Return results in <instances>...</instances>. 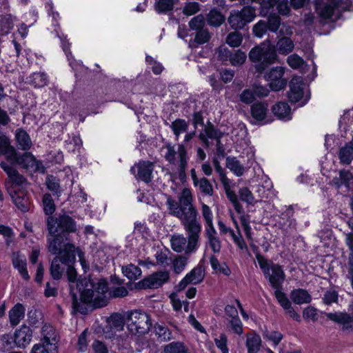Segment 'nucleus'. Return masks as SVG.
Masks as SVG:
<instances>
[{
	"instance_id": "1",
	"label": "nucleus",
	"mask_w": 353,
	"mask_h": 353,
	"mask_svg": "<svg viewBox=\"0 0 353 353\" xmlns=\"http://www.w3.org/2000/svg\"><path fill=\"white\" fill-rule=\"evenodd\" d=\"M166 205L169 214L180 219L187 237L181 234L172 236L170 242L174 251L185 254L196 250L201 233V223L199 212L193 205L191 191L184 188L176 201L171 196H167Z\"/></svg>"
},
{
	"instance_id": "2",
	"label": "nucleus",
	"mask_w": 353,
	"mask_h": 353,
	"mask_svg": "<svg viewBox=\"0 0 353 353\" xmlns=\"http://www.w3.org/2000/svg\"><path fill=\"white\" fill-rule=\"evenodd\" d=\"M80 294V301L74 291L70 292L72 308L76 312L83 314H87L88 308L87 304L93 303L94 307L105 306L108 300L106 296L108 292V283L104 279H83L80 283L77 284Z\"/></svg>"
},
{
	"instance_id": "3",
	"label": "nucleus",
	"mask_w": 353,
	"mask_h": 353,
	"mask_svg": "<svg viewBox=\"0 0 353 353\" xmlns=\"http://www.w3.org/2000/svg\"><path fill=\"white\" fill-rule=\"evenodd\" d=\"M275 48L268 41H264L254 47L249 52L250 60L255 63V70L262 74L277 59Z\"/></svg>"
},
{
	"instance_id": "4",
	"label": "nucleus",
	"mask_w": 353,
	"mask_h": 353,
	"mask_svg": "<svg viewBox=\"0 0 353 353\" xmlns=\"http://www.w3.org/2000/svg\"><path fill=\"white\" fill-rule=\"evenodd\" d=\"M46 225L49 234H59L68 237L70 233L77 231L76 221L66 214H60L57 218L48 216Z\"/></svg>"
},
{
	"instance_id": "5",
	"label": "nucleus",
	"mask_w": 353,
	"mask_h": 353,
	"mask_svg": "<svg viewBox=\"0 0 353 353\" xmlns=\"http://www.w3.org/2000/svg\"><path fill=\"white\" fill-rule=\"evenodd\" d=\"M126 325L132 334H144L149 331L152 323L148 314L134 310L126 313Z\"/></svg>"
},
{
	"instance_id": "6",
	"label": "nucleus",
	"mask_w": 353,
	"mask_h": 353,
	"mask_svg": "<svg viewBox=\"0 0 353 353\" xmlns=\"http://www.w3.org/2000/svg\"><path fill=\"white\" fill-rule=\"evenodd\" d=\"M75 261L74 245L69 244L62 256H56L52 261L50 267L51 277L54 280H59L62 277L66 265L73 263Z\"/></svg>"
},
{
	"instance_id": "7",
	"label": "nucleus",
	"mask_w": 353,
	"mask_h": 353,
	"mask_svg": "<svg viewBox=\"0 0 353 353\" xmlns=\"http://www.w3.org/2000/svg\"><path fill=\"white\" fill-rule=\"evenodd\" d=\"M255 17V10L251 7L245 6L240 11H232L228 21L232 29L237 30L243 29Z\"/></svg>"
},
{
	"instance_id": "8",
	"label": "nucleus",
	"mask_w": 353,
	"mask_h": 353,
	"mask_svg": "<svg viewBox=\"0 0 353 353\" xmlns=\"http://www.w3.org/2000/svg\"><path fill=\"white\" fill-rule=\"evenodd\" d=\"M170 279L168 271H157L136 283L138 289H157Z\"/></svg>"
},
{
	"instance_id": "9",
	"label": "nucleus",
	"mask_w": 353,
	"mask_h": 353,
	"mask_svg": "<svg viewBox=\"0 0 353 353\" xmlns=\"http://www.w3.org/2000/svg\"><path fill=\"white\" fill-rule=\"evenodd\" d=\"M11 164H17L23 169L32 172L41 170L44 172V167L41 161H37L30 152H25L20 155L16 152L14 159L10 161Z\"/></svg>"
},
{
	"instance_id": "10",
	"label": "nucleus",
	"mask_w": 353,
	"mask_h": 353,
	"mask_svg": "<svg viewBox=\"0 0 353 353\" xmlns=\"http://www.w3.org/2000/svg\"><path fill=\"white\" fill-rule=\"evenodd\" d=\"M322 1L323 0L315 1L317 8L321 6ZM350 0H329L328 3L321 8L319 14L322 19H328L332 17L334 10L336 8H340L344 10H350Z\"/></svg>"
},
{
	"instance_id": "11",
	"label": "nucleus",
	"mask_w": 353,
	"mask_h": 353,
	"mask_svg": "<svg viewBox=\"0 0 353 353\" xmlns=\"http://www.w3.org/2000/svg\"><path fill=\"white\" fill-rule=\"evenodd\" d=\"M285 68L276 66L272 68L265 74V78L270 82L272 90L278 91L283 89L288 83V80L283 78Z\"/></svg>"
},
{
	"instance_id": "12",
	"label": "nucleus",
	"mask_w": 353,
	"mask_h": 353,
	"mask_svg": "<svg viewBox=\"0 0 353 353\" xmlns=\"http://www.w3.org/2000/svg\"><path fill=\"white\" fill-rule=\"evenodd\" d=\"M265 277L268 279L271 287L275 291L281 290L285 274L281 265L271 262L270 271L265 274Z\"/></svg>"
},
{
	"instance_id": "13",
	"label": "nucleus",
	"mask_w": 353,
	"mask_h": 353,
	"mask_svg": "<svg viewBox=\"0 0 353 353\" xmlns=\"http://www.w3.org/2000/svg\"><path fill=\"white\" fill-rule=\"evenodd\" d=\"M153 170L154 165L152 163L148 161H141L132 166L130 171L135 175L137 179L145 183H149L152 179Z\"/></svg>"
},
{
	"instance_id": "14",
	"label": "nucleus",
	"mask_w": 353,
	"mask_h": 353,
	"mask_svg": "<svg viewBox=\"0 0 353 353\" xmlns=\"http://www.w3.org/2000/svg\"><path fill=\"white\" fill-rule=\"evenodd\" d=\"M50 237L48 238V250L52 254L57 256H62L64 253L65 247L69 245V243H65L68 240V237L61 234H50Z\"/></svg>"
},
{
	"instance_id": "15",
	"label": "nucleus",
	"mask_w": 353,
	"mask_h": 353,
	"mask_svg": "<svg viewBox=\"0 0 353 353\" xmlns=\"http://www.w3.org/2000/svg\"><path fill=\"white\" fill-rule=\"evenodd\" d=\"M223 136V132L216 128L211 122H208L204 126V128L199 133V139L203 143V145L208 148L210 147V144L208 141L209 139L216 140L221 139Z\"/></svg>"
},
{
	"instance_id": "16",
	"label": "nucleus",
	"mask_w": 353,
	"mask_h": 353,
	"mask_svg": "<svg viewBox=\"0 0 353 353\" xmlns=\"http://www.w3.org/2000/svg\"><path fill=\"white\" fill-rule=\"evenodd\" d=\"M327 318L342 325L343 330L353 331V316L345 312L325 313Z\"/></svg>"
},
{
	"instance_id": "17",
	"label": "nucleus",
	"mask_w": 353,
	"mask_h": 353,
	"mask_svg": "<svg viewBox=\"0 0 353 353\" xmlns=\"http://www.w3.org/2000/svg\"><path fill=\"white\" fill-rule=\"evenodd\" d=\"M290 88L288 98L290 102L296 103L300 101L303 96L301 79L299 77L293 78L290 83Z\"/></svg>"
},
{
	"instance_id": "18",
	"label": "nucleus",
	"mask_w": 353,
	"mask_h": 353,
	"mask_svg": "<svg viewBox=\"0 0 353 353\" xmlns=\"http://www.w3.org/2000/svg\"><path fill=\"white\" fill-rule=\"evenodd\" d=\"M32 332L29 327L23 325L14 333V341L18 347H26L32 339Z\"/></svg>"
},
{
	"instance_id": "19",
	"label": "nucleus",
	"mask_w": 353,
	"mask_h": 353,
	"mask_svg": "<svg viewBox=\"0 0 353 353\" xmlns=\"http://www.w3.org/2000/svg\"><path fill=\"white\" fill-rule=\"evenodd\" d=\"M13 202L19 210L26 212L29 210L30 201L27 194L21 190H14L13 193H10Z\"/></svg>"
},
{
	"instance_id": "20",
	"label": "nucleus",
	"mask_w": 353,
	"mask_h": 353,
	"mask_svg": "<svg viewBox=\"0 0 353 353\" xmlns=\"http://www.w3.org/2000/svg\"><path fill=\"white\" fill-rule=\"evenodd\" d=\"M0 166L8 174L13 185L16 186H20L25 182L26 179L23 177V176L20 174L19 172L12 166L8 165L4 161H1L0 163Z\"/></svg>"
},
{
	"instance_id": "21",
	"label": "nucleus",
	"mask_w": 353,
	"mask_h": 353,
	"mask_svg": "<svg viewBox=\"0 0 353 353\" xmlns=\"http://www.w3.org/2000/svg\"><path fill=\"white\" fill-rule=\"evenodd\" d=\"M12 261L13 266L18 270L23 279L26 281H28L30 276L26 268V257L19 254V252H14L12 256Z\"/></svg>"
},
{
	"instance_id": "22",
	"label": "nucleus",
	"mask_w": 353,
	"mask_h": 353,
	"mask_svg": "<svg viewBox=\"0 0 353 353\" xmlns=\"http://www.w3.org/2000/svg\"><path fill=\"white\" fill-rule=\"evenodd\" d=\"M15 148L10 145L9 139L5 136H0V155H4L6 159L10 162L16 154Z\"/></svg>"
},
{
	"instance_id": "23",
	"label": "nucleus",
	"mask_w": 353,
	"mask_h": 353,
	"mask_svg": "<svg viewBox=\"0 0 353 353\" xmlns=\"http://www.w3.org/2000/svg\"><path fill=\"white\" fill-rule=\"evenodd\" d=\"M26 309L21 303H17L9 311V320L12 327L17 326L24 318Z\"/></svg>"
},
{
	"instance_id": "24",
	"label": "nucleus",
	"mask_w": 353,
	"mask_h": 353,
	"mask_svg": "<svg viewBox=\"0 0 353 353\" xmlns=\"http://www.w3.org/2000/svg\"><path fill=\"white\" fill-rule=\"evenodd\" d=\"M291 300L297 305L309 303L312 301V296L308 292L304 289H295L290 294Z\"/></svg>"
},
{
	"instance_id": "25",
	"label": "nucleus",
	"mask_w": 353,
	"mask_h": 353,
	"mask_svg": "<svg viewBox=\"0 0 353 353\" xmlns=\"http://www.w3.org/2000/svg\"><path fill=\"white\" fill-rule=\"evenodd\" d=\"M41 332L43 338L41 340L42 343L41 344H43L47 347L48 345H54L57 343V336L53 327L46 324L42 327Z\"/></svg>"
},
{
	"instance_id": "26",
	"label": "nucleus",
	"mask_w": 353,
	"mask_h": 353,
	"mask_svg": "<svg viewBox=\"0 0 353 353\" xmlns=\"http://www.w3.org/2000/svg\"><path fill=\"white\" fill-rule=\"evenodd\" d=\"M273 114L280 119H291V109L289 105L285 102H279L272 108Z\"/></svg>"
},
{
	"instance_id": "27",
	"label": "nucleus",
	"mask_w": 353,
	"mask_h": 353,
	"mask_svg": "<svg viewBox=\"0 0 353 353\" xmlns=\"http://www.w3.org/2000/svg\"><path fill=\"white\" fill-rule=\"evenodd\" d=\"M261 346V339L256 333H250L246 335V347L248 353H257Z\"/></svg>"
},
{
	"instance_id": "28",
	"label": "nucleus",
	"mask_w": 353,
	"mask_h": 353,
	"mask_svg": "<svg viewBox=\"0 0 353 353\" xmlns=\"http://www.w3.org/2000/svg\"><path fill=\"white\" fill-rule=\"evenodd\" d=\"M179 176L185 175L188 165V155L185 144H179L177 150Z\"/></svg>"
},
{
	"instance_id": "29",
	"label": "nucleus",
	"mask_w": 353,
	"mask_h": 353,
	"mask_svg": "<svg viewBox=\"0 0 353 353\" xmlns=\"http://www.w3.org/2000/svg\"><path fill=\"white\" fill-rule=\"evenodd\" d=\"M267 112V105L263 103L257 102L251 106L252 117L257 121H263L265 118Z\"/></svg>"
},
{
	"instance_id": "30",
	"label": "nucleus",
	"mask_w": 353,
	"mask_h": 353,
	"mask_svg": "<svg viewBox=\"0 0 353 353\" xmlns=\"http://www.w3.org/2000/svg\"><path fill=\"white\" fill-rule=\"evenodd\" d=\"M16 139L19 148L23 150H28L32 146V142L28 133L21 129L17 130Z\"/></svg>"
},
{
	"instance_id": "31",
	"label": "nucleus",
	"mask_w": 353,
	"mask_h": 353,
	"mask_svg": "<svg viewBox=\"0 0 353 353\" xmlns=\"http://www.w3.org/2000/svg\"><path fill=\"white\" fill-rule=\"evenodd\" d=\"M211 38V34L210 33L208 28L196 31L195 36L193 41L190 43L192 47H196L198 45H202L208 43Z\"/></svg>"
},
{
	"instance_id": "32",
	"label": "nucleus",
	"mask_w": 353,
	"mask_h": 353,
	"mask_svg": "<svg viewBox=\"0 0 353 353\" xmlns=\"http://www.w3.org/2000/svg\"><path fill=\"white\" fill-rule=\"evenodd\" d=\"M294 45L293 41L286 37H281L276 43V49L281 54H288L294 49Z\"/></svg>"
},
{
	"instance_id": "33",
	"label": "nucleus",
	"mask_w": 353,
	"mask_h": 353,
	"mask_svg": "<svg viewBox=\"0 0 353 353\" xmlns=\"http://www.w3.org/2000/svg\"><path fill=\"white\" fill-rule=\"evenodd\" d=\"M206 21L211 26L219 27L225 21V17L216 10H212L206 15Z\"/></svg>"
},
{
	"instance_id": "34",
	"label": "nucleus",
	"mask_w": 353,
	"mask_h": 353,
	"mask_svg": "<svg viewBox=\"0 0 353 353\" xmlns=\"http://www.w3.org/2000/svg\"><path fill=\"white\" fill-rule=\"evenodd\" d=\"M189 124L182 119H177L170 124V128L172 130L176 139L178 140L181 134L186 132L188 129Z\"/></svg>"
},
{
	"instance_id": "35",
	"label": "nucleus",
	"mask_w": 353,
	"mask_h": 353,
	"mask_svg": "<svg viewBox=\"0 0 353 353\" xmlns=\"http://www.w3.org/2000/svg\"><path fill=\"white\" fill-rule=\"evenodd\" d=\"M226 167L232 171L236 176H242L244 173V167L239 161L234 157H228L226 158Z\"/></svg>"
},
{
	"instance_id": "36",
	"label": "nucleus",
	"mask_w": 353,
	"mask_h": 353,
	"mask_svg": "<svg viewBox=\"0 0 353 353\" xmlns=\"http://www.w3.org/2000/svg\"><path fill=\"white\" fill-rule=\"evenodd\" d=\"M108 323L111 328L122 330L125 323H126V315L123 316L119 313H114L110 316Z\"/></svg>"
},
{
	"instance_id": "37",
	"label": "nucleus",
	"mask_w": 353,
	"mask_h": 353,
	"mask_svg": "<svg viewBox=\"0 0 353 353\" xmlns=\"http://www.w3.org/2000/svg\"><path fill=\"white\" fill-rule=\"evenodd\" d=\"M339 158L341 163L349 165L353 159L352 147L347 143L345 146L341 148Z\"/></svg>"
},
{
	"instance_id": "38",
	"label": "nucleus",
	"mask_w": 353,
	"mask_h": 353,
	"mask_svg": "<svg viewBox=\"0 0 353 353\" xmlns=\"http://www.w3.org/2000/svg\"><path fill=\"white\" fill-rule=\"evenodd\" d=\"M46 184L48 189L51 191L54 195L59 196L61 194V189L59 184V179L52 175H48L46 177Z\"/></svg>"
},
{
	"instance_id": "39",
	"label": "nucleus",
	"mask_w": 353,
	"mask_h": 353,
	"mask_svg": "<svg viewBox=\"0 0 353 353\" xmlns=\"http://www.w3.org/2000/svg\"><path fill=\"white\" fill-rule=\"evenodd\" d=\"M176 0H156L154 9L159 13H165L173 10Z\"/></svg>"
},
{
	"instance_id": "40",
	"label": "nucleus",
	"mask_w": 353,
	"mask_h": 353,
	"mask_svg": "<svg viewBox=\"0 0 353 353\" xmlns=\"http://www.w3.org/2000/svg\"><path fill=\"white\" fill-rule=\"evenodd\" d=\"M46 74L43 72H34L29 77V83L34 87L41 88L47 84Z\"/></svg>"
},
{
	"instance_id": "41",
	"label": "nucleus",
	"mask_w": 353,
	"mask_h": 353,
	"mask_svg": "<svg viewBox=\"0 0 353 353\" xmlns=\"http://www.w3.org/2000/svg\"><path fill=\"white\" fill-rule=\"evenodd\" d=\"M188 257L185 255H178L172 261V269L175 274H180L188 263Z\"/></svg>"
},
{
	"instance_id": "42",
	"label": "nucleus",
	"mask_w": 353,
	"mask_h": 353,
	"mask_svg": "<svg viewBox=\"0 0 353 353\" xmlns=\"http://www.w3.org/2000/svg\"><path fill=\"white\" fill-rule=\"evenodd\" d=\"M281 17L276 13H270L265 21L268 30L276 32L281 26Z\"/></svg>"
},
{
	"instance_id": "43",
	"label": "nucleus",
	"mask_w": 353,
	"mask_h": 353,
	"mask_svg": "<svg viewBox=\"0 0 353 353\" xmlns=\"http://www.w3.org/2000/svg\"><path fill=\"white\" fill-rule=\"evenodd\" d=\"M353 179L352 174L348 170H341L339 172V179H334L333 181L337 188L345 185L346 187L350 186V181Z\"/></svg>"
},
{
	"instance_id": "44",
	"label": "nucleus",
	"mask_w": 353,
	"mask_h": 353,
	"mask_svg": "<svg viewBox=\"0 0 353 353\" xmlns=\"http://www.w3.org/2000/svg\"><path fill=\"white\" fill-rule=\"evenodd\" d=\"M43 211L46 215L51 216L55 211V204L50 194H43L42 198Z\"/></svg>"
},
{
	"instance_id": "45",
	"label": "nucleus",
	"mask_w": 353,
	"mask_h": 353,
	"mask_svg": "<svg viewBox=\"0 0 353 353\" xmlns=\"http://www.w3.org/2000/svg\"><path fill=\"white\" fill-rule=\"evenodd\" d=\"M123 273L130 280H136L141 275V270L137 265L130 264L123 268Z\"/></svg>"
},
{
	"instance_id": "46",
	"label": "nucleus",
	"mask_w": 353,
	"mask_h": 353,
	"mask_svg": "<svg viewBox=\"0 0 353 353\" xmlns=\"http://www.w3.org/2000/svg\"><path fill=\"white\" fill-rule=\"evenodd\" d=\"M187 348L181 342H172L164 346L165 353H185Z\"/></svg>"
},
{
	"instance_id": "47",
	"label": "nucleus",
	"mask_w": 353,
	"mask_h": 353,
	"mask_svg": "<svg viewBox=\"0 0 353 353\" xmlns=\"http://www.w3.org/2000/svg\"><path fill=\"white\" fill-rule=\"evenodd\" d=\"M186 276L193 284L199 283L204 278L203 270L201 266H196L193 268Z\"/></svg>"
},
{
	"instance_id": "48",
	"label": "nucleus",
	"mask_w": 353,
	"mask_h": 353,
	"mask_svg": "<svg viewBox=\"0 0 353 353\" xmlns=\"http://www.w3.org/2000/svg\"><path fill=\"white\" fill-rule=\"evenodd\" d=\"M243 41V35L241 33L234 31L228 34L225 42L232 48H236L241 46Z\"/></svg>"
},
{
	"instance_id": "49",
	"label": "nucleus",
	"mask_w": 353,
	"mask_h": 353,
	"mask_svg": "<svg viewBox=\"0 0 353 353\" xmlns=\"http://www.w3.org/2000/svg\"><path fill=\"white\" fill-rule=\"evenodd\" d=\"M246 57V54L242 50H234L231 53L230 62L234 66L241 65L245 61Z\"/></svg>"
},
{
	"instance_id": "50",
	"label": "nucleus",
	"mask_w": 353,
	"mask_h": 353,
	"mask_svg": "<svg viewBox=\"0 0 353 353\" xmlns=\"http://www.w3.org/2000/svg\"><path fill=\"white\" fill-rule=\"evenodd\" d=\"M205 19L203 14H198L189 21V27L192 30L197 31L205 28Z\"/></svg>"
},
{
	"instance_id": "51",
	"label": "nucleus",
	"mask_w": 353,
	"mask_h": 353,
	"mask_svg": "<svg viewBox=\"0 0 353 353\" xmlns=\"http://www.w3.org/2000/svg\"><path fill=\"white\" fill-rule=\"evenodd\" d=\"M66 268H66V274H67L68 279L69 282L70 283V292H71V291H73L74 286L77 287V284L80 283V282L82 280H81L79 281H77V273L76 270L72 266V263L66 265Z\"/></svg>"
},
{
	"instance_id": "52",
	"label": "nucleus",
	"mask_w": 353,
	"mask_h": 353,
	"mask_svg": "<svg viewBox=\"0 0 353 353\" xmlns=\"http://www.w3.org/2000/svg\"><path fill=\"white\" fill-rule=\"evenodd\" d=\"M288 64L293 69H301L305 65V61L296 54L290 55L287 59Z\"/></svg>"
},
{
	"instance_id": "53",
	"label": "nucleus",
	"mask_w": 353,
	"mask_h": 353,
	"mask_svg": "<svg viewBox=\"0 0 353 353\" xmlns=\"http://www.w3.org/2000/svg\"><path fill=\"white\" fill-rule=\"evenodd\" d=\"M154 330L156 334L161 341H168L172 339V332L168 327L161 325H156L154 326Z\"/></svg>"
},
{
	"instance_id": "54",
	"label": "nucleus",
	"mask_w": 353,
	"mask_h": 353,
	"mask_svg": "<svg viewBox=\"0 0 353 353\" xmlns=\"http://www.w3.org/2000/svg\"><path fill=\"white\" fill-rule=\"evenodd\" d=\"M268 28L265 21L260 20L256 24L253 26L252 32L253 34L259 38H261L264 34H266Z\"/></svg>"
},
{
	"instance_id": "55",
	"label": "nucleus",
	"mask_w": 353,
	"mask_h": 353,
	"mask_svg": "<svg viewBox=\"0 0 353 353\" xmlns=\"http://www.w3.org/2000/svg\"><path fill=\"white\" fill-rule=\"evenodd\" d=\"M197 186H199L201 192L209 196H212L213 194L212 185L208 179L205 177L200 179L199 183H197Z\"/></svg>"
},
{
	"instance_id": "56",
	"label": "nucleus",
	"mask_w": 353,
	"mask_h": 353,
	"mask_svg": "<svg viewBox=\"0 0 353 353\" xmlns=\"http://www.w3.org/2000/svg\"><path fill=\"white\" fill-rule=\"evenodd\" d=\"M263 336L273 342L274 345H277L283 339V334L277 331H268L267 329L263 332Z\"/></svg>"
},
{
	"instance_id": "57",
	"label": "nucleus",
	"mask_w": 353,
	"mask_h": 353,
	"mask_svg": "<svg viewBox=\"0 0 353 353\" xmlns=\"http://www.w3.org/2000/svg\"><path fill=\"white\" fill-rule=\"evenodd\" d=\"M239 99L243 103H245V104L252 103L255 99V95H254L252 88H248V89L244 90L239 94Z\"/></svg>"
},
{
	"instance_id": "58",
	"label": "nucleus",
	"mask_w": 353,
	"mask_h": 353,
	"mask_svg": "<svg viewBox=\"0 0 353 353\" xmlns=\"http://www.w3.org/2000/svg\"><path fill=\"white\" fill-rule=\"evenodd\" d=\"M43 316L40 311L31 310L28 313V321L32 326H37L42 320Z\"/></svg>"
},
{
	"instance_id": "59",
	"label": "nucleus",
	"mask_w": 353,
	"mask_h": 353,
	"mask_svg": "<svg viewBox=\"0 0 353 353\" xmlns=\"http://www.w3.org/2000/svg\"><path fill=\"white\" fill-rule=\"evenodd\" d=\"M275 297L281 306L285 310L289 309L290 306L292 305L290 301L286 296V294L281 290H277L274 292Z\"/></svg>"
},
{
	"instance_id": "60",
	"label": "nucleus",
	"mask_w": 353,
	"mask_h": 353,
	"mask_svg": "<svg viewBox=\"0 0 353 353\" xmlns=\"http://www.w3.org/2000/svg\"><path fill=\"white\" fill-rule=\"evenodd\" d=\"M239 194L242 201L246 202L248 204H252L254 203V197L248 188L243 187L240 188Z\"/></svg>"
},
{
	"instance_id": "61",
	"label": "nucleus",
	"mask_w": 353,
	"mask_h": 353,
	"mask_svg": "<svg viewBox=\"0 0 353 353\" xmlns=\"http://www.w3.org/2000/svg\"><path fill=\"white\" fill-rule=\"evenodd\" d=\"M200 10L199 3L197 2H188L185 4L183 8V13L185 15L190 16L196 14Z\"/></svg>"
},
{
	"instance_id": "62",
	"label": "nucleus",
	"mask_w": 353,
	"mask_h": 353,
	"mask_svg": "<svg viewBox=\"0 0 353 353\" xmlns=\"http://www.w3.org/2000/svg\"><path fill=\"white\" fill-rule=\"evenodd\" d=\"M13 337L11 334H3L1 337L0 343L1 347L0 350L5 352L10 350L12 347Z\"/></svg>"
},
{
	"instance_id": "63",
	"label": "nucleus",
	"mask_w": 353,
	"mask_h": 353,
	"mask_svg": "<svg viewBox=\"0 0 353 353\" xmlns=\"http://www.w3.org/2000/svg\"><path fill=\"white\" fill-rule=\"evenodd\" d=\"M156 260L157 264L162 265L163 267H166L169 265V258L168 256L167 251H158L155 254Z\"/></svg>"
},
{
	"instance_id": "64",
	"label": "nucleus",
	"mask_w": 353,
	"mask_h": 353,
	"mask_svg": "<svg viewBox=\"0 0 353 353\" xmlns=\"http://www.w3.org/2000/svg\"><path fill=\"white\" fill-rule=\"evenodd\" d=\"M256 258L264 275L268 274V272L270 271L271 264H270L268 260L260 253H257Z\"/></svg>"
}]
</instances>
